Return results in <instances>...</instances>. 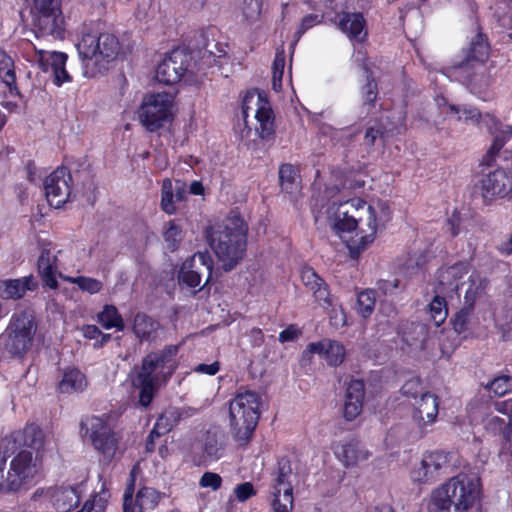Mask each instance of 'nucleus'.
Instances as JSON below:
<instances>
[{"label":"nucleus","mask_w":512,"mask_h":512,"mask_svg":"<svg viewBox=\"0 0 512 512\" xmlns=\"http://www.w3.org/2000/svg\"><path fill=\"white\" fill-rule=\"evenodd\" d=\"M196 409L192 407H168L157 418L156 423L148 435L146 449H154V440L168 433L182 419L192 417L196 414Z\"/></svg>","instance_id":"nucleus-17"},{"label":"nucleus","mask_w":512,"mask_h":512,"mask_svg":"<svg viewBox=\"0 0 512 512\" xmlns=\"http://www.w3.org/2000/svg\"><path fill=\"white\" fill-rule=\"evenodd\" d=\"M187 185L184 181H172L166 178L161 187V208L167 214H174L177 210L176 204L185 200Z\"/></svg>","instance_id":"nucleus-26"},{"label":"nucleus","mask_w":512,"mask_h":512,"mask_svg":"<svg viewBox=\"0 0 512 512\" xmlns=\"http://www.w3.org/2000/svg\"><path fill=\"white\" fill-rule=\"evenodd\" d=\"M377 84L371 77V73L367 75V83L362 88V96L365 104H372L377 98Z\"/></svg>","instance_id":"nucleus-59"},{"label":"nucleus","mask_w":512,"mask_h":512,"mask_svg":"<svg viewBox=\"0 0 512 512\" xmlns=\"http://www.w3.org/2000/svg\"><path fill=\"white\" fill-rule=\"evenodd\" d=\"M401 393L406 397L418 399V396L421 397V394H424L422 383L419 378H411L406 381L401 387Z\"/></svg>","instance_id":"nucleus-54"},{"label":"nucleus","mask_w":512,"mask_h":512,"mask_svg":"<svg viewBox=\"0 0 512 512\" xmlns=\"http://www.w3.org/2000/svg\"><path fill=\"white\" fill-rule=\"evenodd\" d=\"M271 508L273 512H292L294 507L293 493H284L276 490L271 491Z\"/></svg>","instance_id":"nucleus-44"},{"label":"nucleus","mask_w":512,"mask_h":512,"mask_svg":"<svg viewBox=\"0 0 512 512\" xmlns=\"http://www.w3.org/2000/svg\"><path fill=\"white\" fill-rule=\"evenodd\" d=\"M489 57V45L481 33L471 41L463 60L453 64L452 74L473 94H481L493 82Z\"/></svg>","instance_id":"nucleus-5"},{"label":"nucleus","mask_w":512,"mask_h":512,"mask_svg":"<svg viewBox=\"0 0 512 512\" xmlns=\"http://www.w3.org/2000/svg\"><path fill=\"white\" fill-rule=\"evenodd\" d=\"M77 50L82 61L83 73L87 78L103 75L119 55L121 45L112 33H99L90 27H84L77 43Z\"/></svg>","instance_id":"nucleus-2"},{"label":"nucleus","mask_w":512,"mask_h":512,"mask_svg":"<svg viewBox=\"0 0 512 512\" xmlns=\"http://www.w3.org/2000/svg\"><path fill=\"white\" fill-rule=\"evenodd\" d=\"M261 397L255 391H237L229 401V428L232 438L241 446L251 440L260 418Z\"/></svg>","instance_id":"nucleus-7"},{"label":"nucleus","mask_w":512,"mask_h":512,"mask_svg":"<svg viewBox=\"0 0 512 512\" xmlns=\"http://www.w3.org/2000/svg\"><path fill=\"white\" fill-rule=\"evenodd\" d=\"M285 67V52L284 50L277 51L272 67V86L278 92L282 88V77Z\"/></svg>","instance_id":"nucleus-48"},{"label":"nucleus","mask_w":512,"mask_h":512,"mask_svg":"<svg viewBox=\"0 0 512 512\" xmlns=\"http://www.w3.org/2000/svg\"><path fill=\"white\" fill-rule=\"evenodd\" d=\"M0 80L9 87L16 82L14 61L3 50H0Z\"/></svg>","instance_id":"nucleus-42"},{"label":"nucleus","mask_w":512,"mask_h":512,"mask_svg":"<svg viewBox=\"0 0 512 512\" xmlns=\"http://www.w3.org/2000/svg\"><path fill=\"white\" fill-rule=\"evenodd\" d=\"M376 303L375 291L365 289L357 296L356 311L364 319L371 316Z\"/></svg>","instance_id":"nucleus-40"},{"label":"nucleus","mask_w":512,"mask_h":512,"mask_svg":"<svg viewBox=\"0 0 512 512\" xmlns=\"http://www.w3.org/2000/svg\"><path fill=\"white\" fill-rule=\"evenodd\" d=\"M33 48L35 50L33 61L38 64L43 72L52 69L56 85L60 86L65 82L71 81V77L65 69L68 58L65 53L39 49L36 46H33Z\"/></svg>","instance_id":"nucleus-19"},{"label":"nucleus","mask_w":512,"mask_h":512,"mask_svg":"<svg viewBox=\"0 0 512 512\" xmlns=\"http://www.w3.org/2000/svg\"><path fill=\"white\" fill-rule=\"evenodd\" d=\"M108 497V492L102 490L99 495L94 496L92 500L86 501L81 510L86 509L89 512H92V510L95 512H103L105 510Z\"/></svg>","instance_id":"nucleus-55"},{"label":"nucleus","mask_w":512,"mask_h":512,"mask_svg":"<svg viewBox=\"0 0 512 512\" xmlns=\"http://www.w3.org/2000/svg\"><path fill=\"white\" fill-rule=\"evenodd\" d=\"M24 444L36 451L44 447V433L36 424L27 425L23 431Z\"/></svg>","instance_id":"nucleus-41"},{"label":"nucleus","mask_w":512,"mask_h":512,"mask_svg":"<svg viewBox=\"0 0 512 512\" xmlns=\"http://www.w3.org/2000/svg\"><path fill=\"white\" fill-rule=\"evenodd\" d=\"M248 226L240 215L231 213L209 234V245L225 271L232 270L244 257Z\"/></svg>","instance_id":"nucleus-3"},{"label":"nucleus","mask_w":512,"mask_h":512,"mask_svg":"<svg viewBox=\"0 0 512 512\" xmlns=\"http://www.w3.org/2000/svg\"><path fill=\"white\" fill-rule=\"evenodd\" d=\"M72 178L67 168L58 167L44 182L45 195L52 207L60 208L71 194L70 182Z\"/></svg>","instance_id":"nucleus-16"},{"label":"nucleus","mask_w":512,"mask_h":512,"mask_svg":"<svg viewBox=\"0 0 512 512\" xmlns=\"http://www.w3.org/2000/svg\"><path fill=\"white\" fill-rule=\"evenodd\" d=\"M53 10H61L60 0H33L30 13L33 12H47Z\"/></svg>","instance_id":"nucleus-60"},{"label":"nucleus","mask_w":512,"mask_h":512,"mask_svg":"<svg viewBox=\"0 0 512 512\" xmlns=\"http://www.w3.org/2000/svg\"><path fill=\"white\" fill-rule=\"evenodd\" d=\"M304 354H318L326 360L328 365L338 366L344 361L346 351L341 343L335 340L323 339L319 342L310 343Z\"/></svg>","instance_id":"nucleus-25"},{"label":"nucleus","mask_w":512,"mask_h":512,"mask_svg":"<svg viewBox=\"0 0 512 512\" xmlns=\"http://www.w3.org/2000/svg\"><path fill=\"white\" fill-rule=\"evenodd\" d=\"M31 17L32 30L37 38L49 36L54 39L63 38L64 17L61 10L33 12Z\"/></svg>","instance_id":"nucleus-18"},{"label":"nucleus","mask_w":512,"mask_h":512,"mask_svg":"<svg viewBox=\"0 0 512 512\" xmlns=\"http://www.w3.org/2000/svg\"><path fill=\"white\" fill-rule=\"evenodd\" d=\"M429 315L436 326H440L447 318L448 310L445 298L435 296L429 304Z\"/></svg>","instance_id":"nucleus-45"},{"label":"nucleus","mask_w":512,"mask_h":512,"mask_svg":"<svg viewBox=\"0 0 512 512\" xmlns=\"http://www.w3.org/2000/svg\"><path fill=\"white\" fill-rule=\"evenodd\" d=\"M6 460H7L6 454L2 453L0 451V492L1 493L16 492L19 490V488L4 487L5 485L8 484V481H9L8 477L11 475L10 468L8 469V471H5Z\"/></svg>","instance_id":"nucleus-56"},{"label":"nucleus","mask_w":512,"mask_h":512,"mask_svg":"<svg viewBox=\"0 0 512 512\" xmlns=\"http://www.w3.org/2000/svg\"><path fill=\"white\" fill-rule=\"evenodd\" d=\"M279 180L282 190L292 193L298 189L297 174L290 164H283L279 168Z\"/></svg>","instance_id":"nucleus-43"},{"label":"nucleus","mask_w":512,"mask_h":512,"mask_svg":"<svg viewBox=\"0 0 512 512\" xmlns=\"http://www.w3.org/2000/svg\"><path fill=\"white\" fill-rule=\"evenodd\" d=\"M221 484H222L221 476L214 472H205L199 480L200 487L211 488L214 491L220 489Z\"/></svg>","instance_id":"nucleus-58"},{"label":"nucleus","mask_w":512,"mask_h":512,"mask_svg":"<svg viewBox=\"0 0 512 512\" xmlns=\"http://www.w3.org/2000/svg\"><path fill=\"white\" fill-rule=\"evenodd\" d=\"M320 22H321V20L319 19L318 15L309 14V15L305 16L302 19V22H301V25H300V28H299L297 34L300 37L308 29H310L311 27L315 26L316 24H318Z\"/></svg>","instance_id":"nucleus-63"},{"label":"nucleus","mask_w":512,"mask_h":512,"mask_svg":"<svg viewBox=\"0 0 512 512\" xmlns=\"http://www.w3.org/2000/svg\"><path fill=\"white\" fill-rule=\"evenodd\" d=\"M399 285H400V281L396 278H394L392 280L381 279L376 284L377 289L383 295H392L395 292V290L399 287Z\"/></svg>","instance_id":"nucleus-61"},{"label":"nucleus","mask_w":512,"mask_h":512,"mask_svg":"<svg viewBox=\"0 0 512 512\" xmlns=\"http://www.w3.org/2000/svg\"><path fill=\"white\" fill-rule=\"evenodd\" d=\"M485 389L495 396L502 397L512 390V377L509 375L495 377L485 385Z\"/></svg>","instance_id":"nucleus-46"},{"label":"nucleus","mask_w":512,"mask_h":512,"mask_svg":"<svg viewBox=\"0 0 512 512\" xmlns=\"http://www.w3.org/2000/svg\"><path fill=\"white\" fill-rule=\"evenodd\" d=\"M65 279L71 283L77 284V286L82 291L88 292L90 294L98 293L103 287L102 282L95 278L78 276L66 277Z\"/></svg>","instance_id":"nucleus-49"},{"label":"nucleus","mask_w":512,"mask_h":512,"mask_svg":"<svg viewBox=\"0 0 512 512\" xmlns=\"http://www.w3.org/2000/svg\"><path fill=\"white\" fill-rule=\"evenodd\" d=\"M335 457L347 468L368 460L371 453L357 439L351 438L333 446Z\"/></svg>","instance_id":"nucleus-22"},{"label":"nucleus","mask_w":512,"mask_h":512,"mask_svg":"<svg viewBox=\"0 0 512 512\" xmlns=\"http://www.w3.org/2000/svg\"><path fill=\"white\" fill-rule=\"evenodd\" d=\"M79 502L80 496L73 487H60L52 494V503L58 512H71Z\"/></svg>","instance_id":"nucleus-32"},{"label":"nucleus","mask_w":512,"mask_h":512,"mask_svg":"<svg viewBox=\"0 0 512 512\" xmlns=\"http://www.w3.org/2000/svg\"><path fill=\"white\" fill-rule=\"evenodd\" d=\"M36 329L31 313L23 311L14 314L3 336L4 349L12 356H23L32 346Z\"/></svg>","instance_id":"nucleus-8"},{"label":"nucleus","mask_w":512,"mask_h":512,"mask_svg":"<svg viewBox=\"0 0 512 512\" xmlns=\"http://www.w3.org/2000/svg\"><path fill=\"white\" fill-rule=\"evenodd\" d=\"M98 322L105 329H124L123 319L121 315L118 313L116 307L112 305H106L104 309L98 314Z\"/></svg>","instance_id":"nucleus-39"},{"label":"nucleus","mask_w":512,"mask_h":512,"mask_svg":"<svg viewBox=\"0 0 512 512\" xmlns=\"http://www.w3.org/2000/svg\"><path fill=\"white\" fill-rule=\"evenodd\" d=\"M365 385L362 380H352L348 384L345 394L343 416L347 421L356 419L363 408Z\"/></svg>","instance_id":"nucleus-27"},{"label":"nucleus","mask_w":512,"mask_h":512,"mask_svg":"<svg viewBox=\"0 0 512 512\" xmlns=\"http://www.w3.org/2000/svg\"><path fill=\"white\" fill-rule=\"evenodd\" d=\"M448 109L450 113L457 114L458 120L471 121L473 123H478L481 118L480 111L471 106H456V105H448Z\"/></svg>","instance_id":"nucleus-50"},{"label":"nucleus","mask_w":512,"mask_h":512,"mask_svg":"<svg viewBox=\"0 0 512 512\" xmlns=\"http://www.w3.org/2000/svg\"><path fill=\"white\" fill-rule=\"evenodd\" d=\"M159 323L145 313H137L133 320V332L140 341L150 340Z\"/></svg>","instance_id":"nucleus-36"},{"label":"nucleus","mask_w":512,"mask_h":512,"mask_svg":"<svg viewBox=\"0 0 512 512\" xmlns=\"http://www.w3.org/2000/svg\"><path fill=\"white\" fill-rule=\"evenodd\" d=\"M134 469L130 473V482L123 495V512H146L153 510L159 503L161 495L154 488L143 487L133 499L134 493Z\"/></svg>","instance_id":"nucleus-15"},{"label":"nucleus","mask_w":512,"mask_h":512,"mask_svg":"<svg viewBox=\"0 0 512 512\" xmlns=\"http://www.w3.org/2000/svg\"><path fill=\"white\" fill-rule=\"evenodd\" d=\"M37 288V282L33 275L18 279H8L0 282V296L3 299H20L26 291Z\"/></svg>","instance_id":"nucleus-29"},{"label":"nucleus","mask_w":512,"mask_h":512,"mask_svg":"<svg viewBox=\"0 0 512 512\" xmlns=\"http://www.w3.org/2000/svg\"><path fill=\"white\" fill-rule=\"evenodd\" d=\"M262 12L261 0H244L242 13L245 19L251 23L259 20Z\"/></svg>","instance_id":"nucleus-52"},{"label":"nucleus","mask_w":512,"mask_h":512,"mask_svg":"<svg viewBox=\"0 0 512 512\" xmlns=\"http://www.w3.org/2000/svg\"><path fill=\"white\" fill-rule=\"evenodd\" d=\"M56 262V255L47 248L42 249L37 262L38 273L44 284L51 289H56L58 286Z\"/></svg>","instance_id":"nucleus-31"},{"label":"nucleus","mask_w":512,"mask_h":512,"mask_svg":"<svg viewBox=\"0 0 512 512\" xmlns=\"http://www.w3.org/2000/svg\"><path fill=\"white\" fill-rule=\"evenodd\" d=\"M87 386L85 375L78 369H68L64 371L58 388L62 393L81 392Z\"/></svg>","instance_id":"nucleus-34"},{"label":"nucleus","mask_w":512,"mask_h":512,"mask_svg":"<svg viewBox=\"0 0 512 512\" xmlns=\"http://www.w3.org/2000/svg\"><path fill=\"white\" fill-rule=\"evenodd\" d=\"M177 345H168L164 349L147 354L140 369L132 379L139 389V403L147 407L161 382H166L176 369Z\"/></svg>","instance_id":"nucleus-4"},{"label":"nucleus","mask_w":512,"mask_h":512,"mask_svg":"<svg viewBox=\"0 0 512 512\" xmlns=\"http://www.w3.org/2000/svg\"><path fill=\"white\" fill-rule=\"evenodd\" d=\"M221 433L214 429H209L203 439V452L210 461L219 459L223 454V445L221 442Z\"/></svg>","instance_id":"nucleus-38"},{"label":"nucleus","mask_w":512,"mask_h":512,"mask_svg":"<svg viewBox=\"0 0 512 512\" xmlns=\"http://www.w3.org/2000/svg\"><path fill=\"white\" fill-rule=\"evenodd\" d=\"M213 261L208 252H198L186 259L178 273V280L188 287L200 285L202 276L207 275L206 283L212 275Z\"/></svg>","instance_id":"nucleus-14"},{"label":"nucleus","mask_w":512,"mask_h":512,"mask_svg":"<svg viewBox=\"0 0 512 512\" xmlns=\"http://www.w3.org/2000/svg\"><path fill=\"white\" fill-rule=\"evenodd\" d=\"M11 475L8 484L4 487L21 488L37 473L36 462L32 452L21 450L10 462Z\"/></svg>","instance_id":"nucleus-20"},{"label":"nucleus","mask_w":512,"mask_h":512,"mask_svg":"<svg viewBox=\"0 0 512 512\" xmlns=\"http://www.w3.org/2000/svg\"><path fill=\"white\" fill-rule=\"evenodd\" d=\"M191 56L176 49L167 55L156 68V80L165 85L178 83L189 72Z\"/></svg>","instance_id":"nucleus-12"},{"label":"nucleus","mask_w":512,"mask_h":512,"mask_svg":"<svg viewBox=\"0 0 512 512\" xmlns=\"http://www.w3.org/2000/svg\"><path fill=\"white\" fill-rule=\"evenodd\" d=\"M467 288L464 293V303L474 307L475 301L480 298L484 293L487 286V280L479 273L473 272L466 283Z\"/></svg>","instance_id":"nucleus-35"},{"label":"nucleus","mask_w":512,"mask_h":512,"mask_svg":"<svg viewBox=\"0 0 512 512\" xmlns=\"http://www.w3.org/2000/svg\"><path fill=\"white\" fill-rule=\"evenodd\" d=\"M234 495L239 502H245L256 495V490L251 482H243L235 486Z\"/></svg>","instance_id":"nucleus-57"},{"label":"nucleus","mask_w":512,"mask_h":512,"mask_svg":"<svg viewBox=\"0 0 512 512\" xmlns=\"http://www.w3.org/2000/svg\"><path fill=\"white\" fill-rule=\"evenodd\" d=\"M250 113L258 123L256 133L261 139H269L275 132L274 116L270 103L263 93H249L242 102V115L245 122Z\"/></svg>","instance_id":"nucleus-10"},{"label":"nucleus","mask_w":512,"mask_h":512,"mask_svg":"<svg viewBox=\"0 0 512 512\" xmlns=\"http://www.w3.org/2000/svg\"><path fill=\"white\" fill-rule=\"evenodd\" d=\"M291 462L287 458H281L277 464V470L274 474L272 491H282L284 493H293Z\"/></svg>","instance_id":"nucleus-33"},{"label":"nucleus","mask_w":512,"mask_h":512,"mask_svg":"<svg viewBox=\"0 0 512 512\" xmlns=\"http://www.w3.org/2000/svg\"><path fill=\"white\" fill-rule=\"evenodd\" d=\"M469 268V264L463 261L440 267L436 272V280L440 291H457L459 280L469 272Z\"/></svg>","instance_id":"nucleus-24"},{"label":"nucleus","mask_w":512,"mask_h":512,"mask_svg":"<svg viewBox=\"0 0 512 512\" xmlns=\"http://www.w3.org/2000/svg\"><path fill=\"white\" fill-rule=\"evenodd\" d=\"M389 219L390 212L384 203L375 206L360 198L333 202L327 209L330 227L346 243L353 257L374 241L379 227Z\"/></svg>","instance_id":"nucleus-1"},{"label":"nucleus","mask_w":512,"mask_h":512,"mask_svg":"<svg viewBox=\"0 0 512 512\" xmlns=\"http://www.w3.org/2000/svg\"><path fill=\"white\" fill-rule=\"evenodd\" d=\"M449 454L443 451H434L423 456L419 467L412 472L413 479L420 483L435 480L447 468Z\"/></svg>","instance_id":"nucleus-21"},{"label":"nucleus","mask_w":512,"mask_h":512,"mask_svg":"<svg viewBox=\"0 0 512 512\" xmlns=\"http://www.w3.org/2000/svg\"><path fill=\"white\" fill-rule=\"evenodd\" d=\"M494 406L496 411L508 415L509 423L512 426V398L506 401L496 402Z\"/></svg>","instance_id":"nucleus-64"},{"label":"nucleus","mask_w":512,"mask_h":512,"mask_svg":"<svg viewBox=\"0 0 512 512\" xmlns=\"http://www.w3.org/2000/svg\"><path fill=\"white\" fill-rule=\"evenodd\" d=\"M80 426L81 431L89 436L95 449L107 460H111L117 450V439L107 423L97 416H90L83 419Z\"/></svg>","instance_id":"nucleus-11"},{"label":"nucleus","mask_w":512,"mask_h":512,"mask_svg":"<svg viewBox=\"0 0 512 512\" xmlns=\"http://www.w3.org/2000/svg\"><path fill=\"white\" fill-rule=\"evenodd\" d=\"M163 237L167 246L174 251L182 240V230L174 221L168 223V228L164 231Z\"/></svg>","instance_id":"nucleus-53"},{"label":"nucleus","mask_w":512,"mask_h":512,"mask_svg":"<svg viewBox=\"0 0 512 512\" xmlns=\"http://www.w3.org/2000/svg\"><path fill=\"white\" fill-rule=\"evenodd\" d=\"M485 430L493 435L502 434L507 440L512 438V426L509 423L508 415L500 417L494 414H488L483 418Z\"/></svg>","instance_id":"nucleus-37"},{"label":"nucleus","mask_w":512,"mask_h":512,"mask_svg":"<svg viewBox=\"0 0 512 512\" xmlns=\"http://www.w3.org/2000/svg\"><path fill=\"white\" fill-rule=\"evenodd\" d=\"M347 318L344 310L339 308H333L330 312V323L335 328H341L346 325Z\"/></svg>","instance_id":"nucleus-62"},{"label":"nucleus","mask_w":512,"mask_h":512,"mask_svg":"<svg viewBox=\"0 0 512 512\" xmlns=\"http://www.w3.org/2000/svg\"><path fill=\"white\" fill-rule=\"evenodd\" d=\"M473 308V306H469L468 304L464 303L463 308L456 313L452 321V324L455 332H457L458 334H461L466 331Z\"/></svg>","instance_id":"nucleus-51"},{"label":"nucleus","mask_w":512,"mask_h":512,"mask_svg":"<svg viewBox=\"0 0 512 512\" xmlns=\"http://www.w3.org/2000/svg\"><path fill=\"white\" fill-rule=\"evenodd\" d=\"M338 28L351 40L362 42L367 36L365 19L361 13H342L338 15Z\"/></svg>","instance_id":"nucleus-30"},{"label":"nucleus","mask_w":512,"mask_h":512,"mask_svg":"<svg viewBox=\"0 0 512 512\" xmlns=\"http://www.w3.org/2000/svg\"><path fill=\"white\" fill-rule=\"evenodd\" d=\"M512 136V126L507 127L504 130L499 131L493 141V145L489 149L486 157L483 160L487 166L490 165V162L494 159L495 155L500 151V149L504 146L505 142Z\"/></svg>","instance_id":"nucleus-47"},{"label":"nucleus","mask_w":512,"mask_h":512,"mask_svg":"<svg viewBox=\"0 0 512 512\" xmlns=\"http://www.w3.org/2000/svg\"><path fill=\"white\" fill-rule=\"evenodd\" d=\"M478 186L485 202L496 198L512 199V175L504 169L483 173Z\"/></svg>","instance_id":"nucleus-13"},{"label":"nucleus","mask_w":512,"mask_h":512,"mask_svg":"<svg viewBox=\"0 0 512 512\" xmlns=\"http://www.w3.org/2000/svg\"><path fill=\"white\" fill-rule=\"evenodd\" d=\"M439 402L437 397L430 393L425 392L421 394L414 403L413 419L419 425L431 424L436 420L438 415Z\"/></svg>","instance_id":"nucleus-28"},{"label":"nucleus","mask_w":512,"mask_h":512,"mask_svg":"<svg viewBox=\"0 0 512 512\" xmlns=\"http://www.w3.org/2000/svg\"><path fill=\"white\" fill-rule=\"evenodd\" d=\"M174 95L158 92L144 96L138 109V119L149 132L160 129L172 117Z\"/></svg>","instance_id":"nucleus-9"},{"label":"nucleus","mask_w":512,"mask_h":512,"mask_svg":"<svg viewBox=\"0 0 512 512\" xmlns=\"http://www.w3.org/2000/svg\"><path fill=\"white\" fill-rule=\"evenodd\" d=\"M301 281L312 293L315 300L323 308L333 305V298L326 282L311 267H304L301 270Z\"/></svg>","instance_id":"nucleus-23"},{"label":"nucleus","mask_w":512,"mask_h":512,"mask_svg":"<svg viewBox=\"0 0 512 512\" xmlns=\"http://www.w3.org/2000/svg\"><path fill=\"white\" fill-rule=\"evenodd\" d=\"M479 479L460 473L433 493V512H467L479 497Z\"/></svg>","instance_id":"nucleus-6"}]
</instances>
